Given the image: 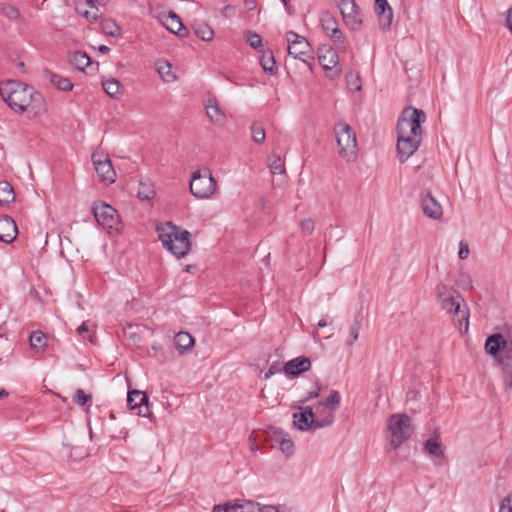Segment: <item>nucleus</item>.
<instances>
[{"mask_svg":"<svg viewBox=\"0 0 512 512\" xmlns=\"http://www.w3.org/2000/svg\"><path fill=\"white\" fill-rule=\"evenodd\" d=\"M311 368V361L308 357L300 356L285 363L283 371L288 376H298Z\"/></svg>","mask_w":512,"mask_h":512,"instance_id":"obj_23","label":"nucleus"},{"mask_svg":"<svg viewBox=\"0 0 512 512\" xmlns=\"http://www.w3.org/2000/svg\"><path fill=\"white\" fill-rule=\"evenodd\" d=\"M92 212L97 223L108 233L119 230V215L111 205L104 202L94 203Z\"/></svg>","mask_w":512,"mask_h":512,"instance_id":"obj_10","label":"nucleus"},{"mask_svg":"<svg viewBox=\"0 0 512 512\" xmlns=\"http://www.w3.org/2000/svg\"><path fill=\"white\" fill-rule=\"evenodd\" d=\"M85 5L86 3L78 2L75 7L76 12L90 22L96 21L99 18L98 12L100 6H96L95 8H90V10H87L85 9Z\"/></svg>","mask_w":512,"mask_h":512,"instance_id":"obj_32","label":"nucleus"},{"mask_svg":"<svg viewBox=\"0 0 512 512\" xmlns=\"http://www.w3.org/2000/svg\"><path fill=\"white\" fill-rule=\"evenodd\" d=\"M49 78L50 82L61 91L67 92L71 91L73 88V84L69 78L54 73H50Z\"/></svg>","mask_w":512,"mask_h":512,"instance_id":"obj_33","label":"nucleus"},{"mask_svg":"<svg viewBox=\"0 0 512 512\" xmlns=\"http://www.w3.org/2000/svg\"><path fill=\"white\" fill-rule=\"evenodd\" d=\"M77 333L83 338H88L92 342L93 335L91 334L90 326L87 322H83L78 328Z\"/></svg>","mask_w":512,"mask_h":512,"instance_id":"obj_46","label":"nucleus"},{"mask_svg":"<svg viewBox=\"0 0 512 512\" xmlns=\"http://www.w3.org/2000/svg\"><path fill=\"white\" fill-rule=\"evenodd\" d=\"M375 12L380 28L382 30L389 29L393 20V11L387 0H375Z\"/></svg>","mask_w":512,"mask_h":512,"instance_id":"obj_21","label":"nucleus"},{"mask_svg":"<svg viewBox=\"0 0 512 512\" xmlns=\"http://www.w3.org/2000/svg\"><path fill=\"white\" fill-rule=\"evenodd\" d=\"M288 53L295 59H300L305 63L313 59L311 56V46L309 42L302 36L293 31L287 33Z\"/></svg>","mask_w":512,"mask_h":512,"instance_id":"obj_13","label":"nucleus"},{"mask_svg":"<svg viewBox=\"0 0 512 512\" xmlns=\"http://www.w3.org/2000/svg\"><path fill=\"white\" fill-rule=\"evenodd\" d=\"M269 432L267 431H261V432H257L255 433V438H253V434L250 436L249 438V441H250V449L252 451H257L259 449L258 445L255 444V443H252L253 440H256V439H259V440H263V441H268V437H269Z\"/></svg>","mask_w":512,"mask_h":512,"instance_id":"obj_45","label":"nucleus"},{"mask_svg":"<svg viewBox=\"0 0 512 512\" xmlns=\"http://www.w3.org/2000/svg\"><path fill=\"white\" fill-rule=\"evenodd\" d=\"M485 350L496 357L505 374V382L512 385V340L502 334H493L486 339Z\"/></svg>","mask_w":512,"mask_h":512,"instance_id":"obj_4","label":"nucleus"},{"mask_svg":"<svg viewBox=\"0 0 512 512\" xmlns=\"http://www.w3.org/2000/svg\"><path fill=\"white\" fill-rule=\"evenodd\" d=\"M127 405L131 411L138 416L151 418L152 412L149 406V399L145 392L132 390L127 394Z\"/></svg>","mask_w":512,"mask_h":512,"instance_id":"obj_16","label":"nucleus"},{"mask_svg":"<svg viewBox=\"0 0 512 512\" xmlns=\"http://www.w3.org/2000/svg\"><path fill=\"white\" fill-rule=\"evenodd\" d=\"M346 82L350 90L360 91L361 90V79L359 75L349 72L346 75Z\"/></svg>","mask_w":512,"mask_h":512,"instance_id":"obj_40","label":"nucleus"},{"mask_svg":"<svg viewBox=\"0 0 512 512\" xmlns=\"http://www.w3.org/2000/svg\"><path fill=\"white\" fill-rule=\"evenodd\" d=\"M436 291L441 308L452 316L460 333L466 332L469 325V310L462 296L445 284H438Z\"/></svg>","mask_w":512,"mask_h":512,"instance_id":"obj_2","label":"nucleus"},{"mask_svg":"<svg viewBox=\"0 0 512 512\" xmlns=\"http://www.w3.org/2000/svg\"><path fill=\"white\" fill-rule=\"evenodd\" d=\"M269 169L272 174L285 173V166L279 156H274L273 160L269 163Z\"/></svg>","mask_w":512,"mask_h":512,"instance_id":"obj_42","label":"nucleus"},{"mask_svg":"<svg viewBox=\"0 0 512 512\" xmlns=\"http://www.w3.org/2000/svg\"><path fill=\"white\" fill-rule=\"evenodd\" d=\"M426 121V114L422 109L414 107L405 108L397 123V132L404 135L422 136L421 125Z\"/></svg>","mask_w":512,"mask_h":512,"instance_id":"obj_8","label":"nucleus"},{"mask_svg":"<svg viewBox=\"0 0 512 512\" xmlns=\"http://www.w3.org/2000/svg\"><path fill=\"white\" fill-rule=\"evenodd\" d=\"M91 159L100 181L108 184L114 183L116 173L109 156L102 151L96 150L92 153Z\"/></svg>","mask_w":512,"mask_h":512,"instance_id":"obj_12","label":"nucleus"},{"mask_svg":"<svg viewBox=\"0 0 512 512\" xmlns=\"http://www.w3.org/2000/svg\"><path fill=\"white\" fill-rule=\"evenodd\" d=\"M360 324L355 322L350 328V338L347 340V345L351 346L359 337Z\"/></svg>","mask_w":512,"mask_h":512,"instance_id":"obj_48","label":"nucleus"},{"mask_svg":"<svg viewBox=\"0 0 512 512\" xmlns=\"http://www.w3.org/2000/svg\"><path fill=\"white\" fill-rule=\"evenodd\" d=\"M340 403L341 396L339 392L337 390H332L325 400L319 401L315 406V418H325L327 415L331 414L333 423L335 419L334 414L340 407Z\"/></svg>","mask_w":512,"mask_h":512,"instance_id":"obj_17","label":"nucleus"},{"mask_svg":"<svg viewBox=\"0 0 512 512\" xmlns=\"http://www.w3.org/2000/svg\"><path fill=\"white\" fill-rule=\"evenodd\" d=\"M74 403L79 406H85L88 403H91L92 396L90 394H86L82 389L76 390L74 397Z\"/></svg>","mask_w":512,"mask_h":512,"instance_id":"obj_41","label":"nucleus"},{"mask_svg":"<svg viewBox=\"0 0 512 512\" xmlns=\"http://www.w3.org/2000/svg\"><path fill=\"white\" fill-rule=\"evenodd\" d=\"M137 196L139 199L146 201L153 199L155 196V190L152 184L148 182H140L137 191Z\"/></svg>","mask_w":512,"mask_h":512,"instance_id":"obj_36","label":"nucleus"},{"mask_svg":"<svg viewBox=\"0 0 512 512\" xmlns=\"http://www.w3.org/2000/svg\"><path fill=\"white\" fill-rule=\"evenodd\" d=\"M69 63L79 71H85L92 64L90 57L81 51L72 53L69 56Z\"/></svg>","mask_w":512,"mask_h":512,"instance_id":"obj_27","label":"nucleus"},{"mask_svg":"<svg viewBox=\"0 0 512 512\" xmlns=\"http://www.w3.org/2000/svg\"><path fill=\"white\" fill-rule=\"evenodd\" d=\"M507 25L510 31L512 32V8L509 9L508 15H507Z\"/></svg>","mask_w":512,"mask_h":512,"instance_id":"obj_58","label":"nucleus"},{"mask_svg":"<svg viewBox=\"0 0 512 512\" xmlns=\"http://www.w3.org/2000/svg\"><path fill=\"white\" fill-rule=\"evenodd\" d=\"M300 410L299 413L293 414V425L300 431L315 430L332 424L331 414L325 418L316 419L312 407H300Z\"/></svg>","mask_w":512,"mask_h":512,"instance_id":"obj_9","label":"nucleus"},{"mask_svg":"<svg viewBox=\"0 0 512 512\" xmlns=\"http://www.w3.org/2000/svg\"><path fill=\"white\" fill-rule=\"evenodd\" d=\"M99 51H100L101 53H108V52L110 51V48H109L108 46H106V45H101V46L99 47Z\"/></svg>","mask_w":512,"mask_h":512,"instance_id":"obj_60","label":"nucleus"},{"mask_svg":"<svg viewBox=\"0 0 512 512\" xmlns=\"http://www.w3.org/2000/svg\"><path fill=\"white\" fill-rule=\"evenodd\" d=\"M272 442L271 446H273L274 443H279L282 452L286 455L293 453L294 443L291 439L287 438V434L283 431H273Z\"/></svg>","mask_w":512,"mask_h":512,"instance_id":"obj_25","label":"nucleus"},{"mask_svg":"<svg viewBox=\"0 0 512 512\" xmlns=\"http://www.w3.org/2000/svg\"><path fill=\"white\" fill-rule=\"evenodd\" d=\"M213 512H255L253 509L239 502H227L224 505H215Z\"/></svg>","mask_w":512,"mask_h":512,"instance_id":"obj_28","label":"nucleus"},{"mask_svg":"<svg viewBox=\"0 0 512 512\" xmlns=\"http://www.w3.org/2000/svg\"><path fill=\"white\" fill-rule=\"evenodd\" d=\"M322 29L330 37L335 45L344 44V36L338 27L337 19L328 11L322 12L320 16Z\"/></svg>","mask_w":512,"mask_h":512,"instance_id":"obj_18","label":"nucleus"},{"mask_svg":"<svg viewBox=\"0 0 512 512\" xmlns=\"http://www.w3.org/2000/svg\"><path fill=\"white\" fill-rule=\"evenodd\" d=\"M314 222L312 219H304L300 223V228L303 234L310 235L314 231Z\"/></svg>","mask_w":512,"mask_h":512,"instance_id":"obj_47","label":"nucleus"},{"mask_svg":"<svg viewBox=\"0 0 512 512\" xmlns=\"http://www.w3.org/2000/svg\"><path fill=\"white\" fill-rule=\"evenodd\" d=\"M334 132L339 155L348 162L354 161L357 156V141L351 126L345 122L337 123Z\"/></svg>","mask_w":512,"mask_h":512,"instance_id":"obj_5","label":"nucleus"},{"mask_svg":"<svg viewBox=\"0 0 512 512\" xmlns=\"http://www.w3.org/2000/svg\"><path fill=\"white\" fill-rule=\"evenodd\" d=\"M235 12V8L234 6L232 5H226L223 9H222V14L226 17H230L234 14Z\"/></svg>","mask_w":512,"mask_h":512,"instance_id":"obj_55","label":"nucleus"},{"mask_svg":"<svg viewBox=\"0 0 512 512\" xmlns=\"http://www.w3.org/2000/svg\"><path fill=\"white\" fill-rule=\"evenodd\" d=\"M388 430L391 435V445L399 448L413 433L411 418L407 414H393L388 420Z\"/></svg>","mask_w":512,"mask_h":512,"instance_id":"obj_7","label":"nucleus"},{"mask_svg":"<svg viewBox=\"0 0 512 512\" xmlns=\"http://www.w3.org/2000/svg\"><path fill=\"white\" fill-rule=\"evenodd\" d=\"M3 13L10 19H16L19 16L18 9L12 5L5 6Z\"/></svg>","mask_w":512,"mask_h":512,"instance_id":"obj_51","label":"nucleus"},{"mask_svg":"<svg viewBox=\"0 0 512 512\" xmlns=\"http://www.w3.org/2000/svg\"><path fill=\"white\" fill-rule=\"evenodd\" d=\"M15 200V193L12 185L7 181L0 182V204L7 205Z\"/></svg>","mask_w":512,"mask_h":512,"instance_id":"obj_30","label":"nucleus"},{"mask_svg":"<svg viewBox=\"0 0 512 512\" xmlns=\"http://www.w3.org/2000/svg\"><path fill=\"white\" fill-rule=\"evenodd\" d=\"M29 343L32 349L41 350L47 345V337L39 330L33 331L29 337Z\"/></svg>","mask_w":512,"mask_h":512,"instance_id":"obj_34","label":"nucleus"},{"mask_svg":"<svg viewBox=\"0 0 512 512\" xmlns=\"http://www.w3.org/2000/svg\"><path fill=\"white\" fill-rule=\"evenodd\" d=\"M246 41L253 49H260L262 47V38L255 32L248 31L246 33Z\"/></svg>","mask_w":512,"mask_h":512,"instance_id":"obj_43","label":"nucleus"},{"mask_svg":"<svg viewBox=\"0 0 512 512\" xmlns=\"http://www.w3.org/2000/svg\"><path fill=\"white\" fill-rule=\"evenodd\" d=\"M469 252L470 251H469L468 244L466 242H464V241H461L459 243V252H458L459 258L461 260H464V259L468 258Z\"/></svg>","mask_w":512,"mask_h":512,"instance_id":"obj_52","label":"nucleus"},{"mask_svg":"<svg viewBox=\"0 0 512 512\" xmlns=\"http://www.w3.org/2000/svg\"><path fill=\"white\" fill-rule=\"evenodd\" d=\"M251 132H252L253 140L256 143L262 144L265 141V138H266L265 130L261 126L253 124L251 126Z\"/></svg>","mask_w":512,"mask_h":512,"instance_id":"obj_44","label":"nucleus"},{"mask_svg":"<svg viewBox=\"0 0 512 512\" xmlns=\"http://www.w3.org/2000/svg\"><path fill=\"white\" fill-rule=\"evenodd\" d=\"M161 22L170 32L180 37H186L188 35L187 28L182 24L179 16L173 11L164 14L161 18Z\"/></svg>","mask_w":512,"mask_h":512,"instance_id":"obj_22","label":"nucleus"},{"mask_svg":"<svg viewBox=\"0 0 512 512\" xmlns=\"http://www.w3.org/2000/svg\"><path fill=\"white\" fill-rule=\"evenodd\" d=\"M424 451L435 458L441 460V462L436 463V465H441L442 463H446L447 459L445 457V447L440 439V436L435 433L433 437H430L424 443Z\"/></svg>","mask_w":512,"mask_h":512,"instance_id":"obj_20","label":"nucleus"},{"mask_svg":"<svg viewBox=\"0 0 512 512\" xmlns=\"http://www.w3.org/2000/svg\"><path fill=\"white\" fill-rule=\"evenodd\" d=\"M499 512H512V492L502 500Z\"/></svg>","mask_w":512,"mask_h":512,"instance_id":"obj_49","label":"nucleus"},{"mask_svg":"<svg viewBox=\"0 0 512 512\" xmlns=\"http://www.w3.org/2000/svg\"><path fill=\"white\" fill-rule=\"evenodd\" d=\"M194 32L197 37L203 41H211L214 37V31L206 23L200 22L194 25Z\"/></svg>","mask_w":512,"mask_h":512,"instance_id":"obj_35","label":"nucleus"},{"mask_svg":"<svg viewBox=\"0 0 512 512\" xmlns=\"http://www.w3.org/2000/svg\"><path fill=\"white\" fill-rule=\"evenodd\" d=\"M102 86L104 91L112 98L118 99L123 93L120 81L115 78L103 81Z\"/></svg>","mask_w":512,"mask_h":512,"instance_id":"obj_29","label":"nucleus"},{"mask_svg":"<svg viewBox=\"0 0 512 512\" xmlns=\"http://www.w3.org/2000/svg\"><path fill=\"white\" fill-rule=\"evenodd\" d=\"M397 155L399 161L404 163L411 157L419 148L422 141V136L419 135H404L397 132Z\"/></svg>","mask_w":512,"mask_h":512,"instance_id":"obj_14","label":"nucleus"},{"mask_svg":"<svg viewBox=\"0 0 512 512\" xmlns=\"http://www.w3.org/2000/svg\"><path fill=\"white\" fill-rule=\"evenodd\" d=\"M110 0H86V4L89 5L90 8H95L96 6L104 7Z\"/></svg>","mask_w":512,"mask_h":512,"instance_id":"obj_53","label":"nucleus"},{"mask_svg":"<svg viewBox=\"0 0 512 512\" xmlns=\"http://www.w3.org/2000/svg\"><path fill=\"white\" fill-rule=\"evenodd\" d=\"M282 2H283V4H284L285 6H287V5H288L289 0H282Z\"/></svg>","mask_w":512,"mask_h":512,"instance_id":"obj_62","label":"nucleus"},{"mask_svg":"<svg viewBox=\"0 0 512 512\" xmlns=\"http://www.w3.org/2000/svg\"><path fill=\"white\" fill-rule=\"evenodd\" d=\"M157 233L163 246L177 258H183L189 253L191 243L190 233L187 230L167 222L157 228Z\"/></svg>","mask_w":512,"mask_h":512,"instance_id":"obj_3","label":"nucleus"},{"mask_svg":"<svg viewBox=\"0 0 512 512\" xmlns=\"http://www.w3.org/2000/svg\"><path fill=\"white\" fill-rule=\"evenodd\" d=\"M248 506H250L255 512H278V509L271 505L260 507L259 505H255L253 502H248Z\"/></svg>","mask_w":512,"mask_h":512,"instance_id":"obj_50","label":"nucleus"},{"mask_svg":"<svg viewBox=\"0 0 512 512\" xmlns=\"http://www.w3.org/2000/svg\"><path fill=\"white\" fill-rule=\"evenodd\" d=\"M102 30L104 33L110 36H118L120 35V28L119 26L112 20H105L102 22Z\"/></svg>","mask_w":512,"mask_h":512,"instance_id":"obj_39","label":"nucleus"},{"mask_svg":"<svg viewBox=\"0 0 512 512\" xmlns=\"http://www.w3.org/2000/svg\"><path fill=\"white\" fill-rule=\"evenodd\" d=\"M174 344L178 352L183 354L192 348L194 339L187 332H179L174 337Z\"/></svg>","mask_w":512,"mask_h":512,"instance_id":"obj_26","label":"nucleus"},{"mask_svg":"<svg viewBox=\"0 0 512 512\" xmlns=\"http://www.w3.org/2000/svg\"><path fill=\"white\" fill-rule=\"evenodd\" d=\"M0 95L11 109L19 113L26 111L32 117H37L47 110L42 94L22 82L10 80L1 83Z\"/></svg>","mask_w":512,"mask_h":512,"instance_id":"obj_1","label":"nucleus"},{"mask_svg":"<svg viewBox=\"0 0 512 512\" xmlns=\"http://www.w3.org/2000/svg\"><path fill=\"white\" fill-rule=\"evenodd\" d=\"M317 326L320 327V328H323L325 326H327V321L325 319H321L318 323H317Z\"/></svg>","mask_w":512,"mask_h":512,"instance_id":"obj_61","label":"nucleus"},{"mask_svg":"<svg viewBox=\"0 0 512 512\" xmlns=\"http://www.w3.org/2000/svg\"><path fill=\"white\" fill-rule=\"evenodd\" d=\"M189 189L195 198L208 199L216 193L217 183L211 171L204 168L192 174Z\"/></svg>","mask_w":512,"mask_h":512,"instance_id":"obj_6","label":"nucleus"},{"mask_svg":"<svg viewBox=\"0 0 512 512\" xmlns=\"http://www.w3.org/2000/svg\"><path fill=\"white\" fill-rule=\"evenodd\" d=\"M336 4L345 25L353 31L360 30L363 25V14L355 0H336Z\"/></svg>","mask_w":512,"mask_h":512,"instance_id":"obj_11","label":"nucleus"},{"mask_svg":"<svg viewBox=\"0 0 512 512\" xmlns=\"http://www.w3.org/2000/svg\"><path fill=\"white\" fill-rule=\"evenodd\" d=\"M260 64L263 70L269 74H274L276 71V61L272 52L264 53L260 58Z\"/></svg>","mask_w":512,"mask_h":512,"instance_id":"obj_37","label":"nucleus"},{"mask_svg":"<svg viewBox=\"0 0 512 512\" xmlns=\"http://www.w3.org/2000/svg\"><path fill=\"white\" fill-rule=\"evenodd\" d=\"M279 369H278V364L277 363H273L270 367H269V370L268 372L266 373V378H268L270 375H273L275 374L276 372H278Z\"/></svg>","mask_w":512,"mask_h":512,"instance_id":"obj_56","label":"nucleus"},{"mask_svg":"<svg viewBox=\"0 0 512 512\" xmlns=\"http://www.w3.org/2000/svg\"><path fill=\"white\" fill-rule=\"evenodd\" d=\"M18 234L15 221L9 217H0V241L5 243L13 242Z\"/></svg>","mask_w":512,"mask_h":512,"instance_id":"obj_24","label":"nucleus"},{"mask_svg":"<svg viewBox=\"0 0 512 512\" xmlns=\"http://www.w3.org/2000/svg\"><path fill=\"white\" fill-rule=\"evenodd\" d=\"M318 60L327 77L330 79L340 77L341 68L339 66V57L334 49L329 47L321 50L318 55Z\"/></svg>","mask_w":512,"mask_h":512,"instance_id":"obj_15","label":"nucleus"},{"mask_svg":"<svg viewBox=\"0 0 512 512\" xmlns=\"http://www.w3.org/2000/svg\"><path fill=\"white\" fill-rule=\"evenodd\" d=\"M421 208L423 213L431 219H439L443 214L441 205L429 191L421 195Z\"/></svg>","mask_w":512,"mask_h":512,"instance_id":"obj_19","label":"nucleus"},{"mask_svg":"<svg viewBox=\"0 0 512 512\" xmlns=\"http://www.w3.org/2000/svg\"><path fill=\"white\" fill-rule=\"evenodd\" d=\"M156 69L160 77L164 81L174 80L175 77L171 74V64L165 60H159L156 62Z\"/></svg>","mask_w":512,"mask_h":512,"instance_id":"obj_38","label":"nucleus"},{"mask_svg":"<svg viewBox=\"0 0 512 512\" xmlns=\"http://www.w3.org/2000/svg\"><path fill=\"white\" fill-rule=\"evenodd\" d=\"M8 395L9 393L4 388L0 389V400L8 397Z\"/></svg>","mask_w":512,"mask_h":512,"instance_id":"obj_59","label":"nucleus"},{"mask_svg":"<svg viewBox=\"0 0 512 512\" xmlns=\"http://www.w3.org/2000/svg\"><path fill=\"white\" fill-rule=\"evenodd\" d=\"M244 4H245V7L248 10H253L256 7V1L255 0H245Z\"/></svg>","mask_w":512,"mask_h":512,"instance_id":"obj_57","label":"nucleus"},{"mask_svg":"<svg viewBox=\"0 0 512 512\" xmlns=\"http://www.w3.org/2000/svg\"><path fill=\"white\" fill-rule=\"evenodd\" d=\"M206 113L214 123L221 124L225 120V116L216 102L209 101L206 106Z\"/></svg>","mask_w":512,"mask_h":512,"instance_id":"obj_31","label":"nucleus"},{"mask_svg":"<svg viewBox=\"0 0 512 512\" xmlns=\"http://www.w3.org/2000/svg\"><path fill=\"white\" fill-rule=\"evenodd\" d=\"M319 393H320V388L317 387V389L315 391L309 392L304 399L300 400V403L303 404V403H306L307 401H309L310 399L318 397Z\"/></svg>","mask_w":512,"mask_h":512,"instance_id":"obj_54","label":"nucleus"}]
</instances>
